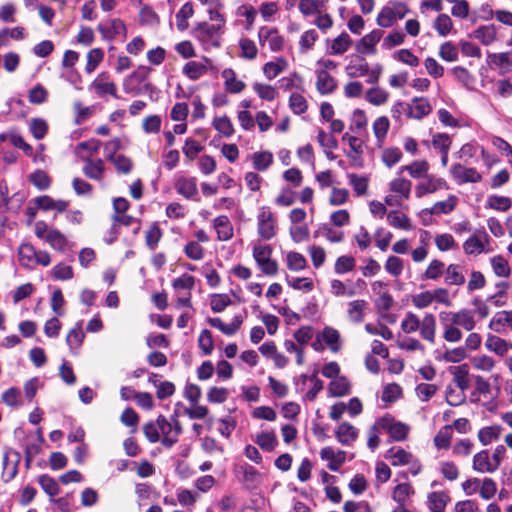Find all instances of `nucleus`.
Masks as SVG:
<instances>
[{"instance_id":"obj_46","label":"nucleus","mask_w":512,"mask_h":512,"mask_svg":"<svg viewBox=\"0 0 512 512\" xmlns=\"http://www.w3.org/2000/svg\"><path fill=\"white\" fill-rule=\"evenodd\" d=\"M183 73L191 80L195 81L207 73V67L196 61H189L183 67Z\"/></svg>"},{"instance_id":"obj_17","label":"nucleus","mask_w":512,"mask_h":512,"mask_svg":"<svg viewBox=\"0 0 512 512\" xmlns=\"http://www.w3.org/2000/svg\"><path fill=\"white\" fill-rule=\"evenodd\" d=\"M345 71L350 78L364 76L369 72V64L362 54L354 55L349 64L345 67Z\"/></svg>"},{"instance_id":"obj_48","label":"nucleus","mask_w":512,"mask_h":512,"mask_svg":"<svg viewBox=\"0 0 512 512\" xmlns=\"http://www.w3.org/2000/svg\"><path fill=\"white\" fill-rule=\"evenodd\" d=\"M21 461V454L19 452H13V459L8 467L2 468V480L4 483L11 482L18 473L19 463Z\"/></svg>"},{"instance_id":"obj_39","label":"nucleus","mask_w":512,"mask_h":512,"mask_svg":"<svg viewBox=\"0 0 512 512\" xmlns=\"http://www.w3.org/2000/svg\"><path fill=\"white\" fill-rule=\"evenodd\" d=\"M452 426L451 425H445L443 426L435 435L434 437V445L438 449H448L451 445L452 440Z\"/></svg>"},{"instance_id":"obj_21","label":"nucleus","mask_w":512,"mask_h":512,"mask_svg":"<svg viewBox=\"0 0 512 512\" xmlns=\"http://www.w3.org/2000/svg\"><path fill=\"white\" fill-rule=\"evenodd\" d=\"M463 270L464 267L460 264L448 265L445 269V283L449 286H462L466 281Z\"/></svg>"},{"instance_id":"obj_26","label":"nucleus","mask_w":512,"mask_h":512,"mask_svg":"<svg viewBox=\"0 0 512 512\" xmlns=\"http://www.w3.org/2000/svg\"><path fill=\"white\" fill-rule=\"evenodd\" d=\"M473 469L477 472H489L493 473L497 470L496 465H492V462L489 459V454L487 450H482L476 453L473 457Z\"/></svg>"},{"instance_id":"obj_25","label":"nucleus","mask_w":512,"mask_h":512,"mask_svg":"<svg viewBox=\"0 0 512 512\" xmlns=\"http://www.w3.org/2000/svg\"><path fill=\"white\" fill-rule=\"evenodd\" d=\"M351 385L345 376L333 379L328 385V393L332 397H343L350 393Z\"/></svg>"},{"instance_id":"obj_54","label":"nucleus","mask_w":512,"mask_h":512,"mask_svg":"<svg viewBox=\"0 0 512 512\" xmlns=\"http://www.w3.org/2000/svg\"><path fill=\"white\" fill-rule=\"evenodd\" d=\"M494 273L498 277H509L511 268L508 261L502 255H496L490 260Z\"/></svg>"},{"instance_id":"obj_64","label":"nucleus","mask_w":512,"mask_h":512,"mask_svg":"<svg viewBox=\"0 0 512 512\" xmlns=\"http://www.w3.org/2000/svg\"><path fill=\"white\" fill-rule=\"evenodd\" d=\"M36 248L31 243H23L18 249L19 260L23 265H29L34 262L36 256Z\"/></svg>"},{"instance_id":"obj_12","label":"nucleus","mask_w":512,"mask_h":512,"mask_svg":"<svg viewBox=\"0 0 512 512\" xmlns=\"http://www.w3.org/2000/svg\"><path fill=\"white\" fill-rule=\"evenodd\" d=\"M446 314H449V318L454 324L466 331H472L476 326L474 311L472 310L462 308L457 312H446Z\"/></svg>"},{"instance_id":"obj_36","label":"nucleus","mask_w":512,"mask_h":512,"mask_svg":"<svg viewBox=\"0 0 512 512\" xmlns=\"http://www.w3.org/2000/svg\"><path fill=\"white\" fill-rule=\"evenodd\" d=\"M104 50L102 48H93L88 51L86 55V66L85 71L86 73L90 74L94 72L97 67L100 65V63L104 59Z\"/></svg>"},{"instance_id":"obj_10","label":"nucleus","mask_w":512,"mask_h":512,"mask_svg":"<svg viewBox=\"0 0 512 512\" xmlns=\"http://www.w3.org/2000/svg\"><path fill=\"white\" fill-rule=\"evenodd\" d=\"M207 323L213 327L219 329L223 334L232 336L236 334L241 328L244 318L242 315H235L230 324H225L220 318H207Z\"/></svg>"},{"instance_id":"obj_5","label":"nucleus","mask_w":512,"mask_h":512,"mask_svg":"<svg viewBox=\"0 0 512 512\" xmlns=\"http://www.w3.org/2000/svg\"><path fill=\"white\" fill-rule=\"evenodd\" d=\"M415 188L416 197L421 198L426 194H431L442 188H448L447 182L443 178H435L431 174H427L422 177Z\"/></svg>"},{"instance_id":"obj_33","label":"nucleus","mask_w":512,"mask_h":512,"mask_svg":"<svg viewBox=\"0 0 512 512\" xmlns=\"http://www.w3.org/2000/svg\"><path fill=\"white\" fill-rule=\"evenodd\" d=\"M485 346L489 351H492L499 356H504L508 352L507 342L493 334H489L487 336Z\"/></svg>"},{"instance_id":"obj_60","label":"nucleus","mask_w":512,"mask_h":512,"mask_svg":"<svg viewBox=\"0 0 512 512\" xmlns=\"http://www.w3.org/2000/svg\"><path fill=\"white\" fill-rule=\"evenodd\" d=\"M402 396V388L397 383L387 384L382 391L381 400L385 403H393Z\"/></svg>"},{"instance_id":"obj_58","label":"nucleus","mask_w":512,"mask_h":512,"mask_svg":"<svg viewBox=\"0 0 512 512\" xmlns=\"http://www.w3.org/2000/svg\"><path fill=\"white\" fill-rule=\"evenodd\" d=\"M356 260L353 256H340L336 259L334 270L336 274L342 275L354 270Z\"/></svg>"},{"instance_id":"obj_37","label":"nucleus","mask_w":512,"mask_h":512,"mask_svg":"<svg viewBox=\"0 0 512 512\" xmlns=\"http://www.w3.org/2000/svg\"><path fill=\"white\" fill-rule=\"evenodd\" d=\"M107 160L114 164L119 174H129L133 169L132 160L123 154L117 156L107 155Z\"/></svg>"},{"instance_id":"obj_31","label":"nucleus","mask_w":512,"mask_h":512,"mask_svg":"<svg viewBox=\"0 0 512 512\" xmlns=\"http://www.w3.org/2000/svg\"><path fill=\"white\" fill-rule=\"evenodd\" d=\"M415 493L414 488L409 483H401L394 487L392 499L398 504H406L411 495Z\"/></svg>"},{"instance_id":"obj_23","label":"nucleus","mask_w":512,"mask_h":512,"mask_svg":"<svg viewBox=\"0 0 512 512\" xmlns=\"http://www.w3.org/2000/svg\"><path fill=\"white\" fill-rule=\"evenodd\" d=\"M450 501L449 495L444 491H433L428 494V508L431 512H444Z\"/></svg>"},{"instance_id":"obj_20","label":"nucleus","mask_w":512,"mask_h":512,"mask_svg":"<svg viewBox=\"0 0 512 512\" xmlns=\"http://www.w3.org/2000/svg\"><path fill=\"white\" fill-rule=\"evenodd\" d=\"M449 372L453 375V380L461 390V393H464L470 387L468 365L451 366L449 367Z\"/></svg>"},{"instance_id":"obj_13","label":"nucleus","mask_w":512,"mask_h":512,"mask_svg":"<svg viewBox=\"0 0 512 512\" xmlns=\"http://www.w3.org/2000/svg\"><path fill=\"white\" fill-rule=\"evenodd\" d=\"M335 436L343 446H351L358 437V429L349 422H342L335 431Z\"/></svg>"},{"instance_id":"obj_16","label":"nucleus","mask_w":512,"mask_h":512,"mask_svg":"<svg viewBox=\"0 0 512 512\" xmlns=\"http://www.w3.org/2000/svg\"><path fill=\"white\" fill-rule=\"evenodd\" d=\"M432 111L429 100L426 97H414L412 106H409L408 116L417 120H421L429 115Z\"/></svg>"},{"instance_id":"obj_38","label":"nucleus","mask_w":512,"mask_h":512,"mask_svg":"<svg viewBox=\"0 0 512 512\" xmlns=\"http://www.w3.org/2000/svg\"><path fill=\"white\" fill-rule=\"evenodd\" d=\"M390 190L399 194L404 199H409L412 188V182L405 178H395L389 184Z\"/></svg>"},{"instance_id":"obj_3","label":"nucleus","mask_w":512,"mask_h":512,"mask_svg":"<svg viewBox=\"0 0 512 512\" xmlns=\"http://www.w3.org/2000/svg\"><path fill=\"white\" fill-rule=\"evenodd\" d=\"M380 426L386 430L393 441H404L410 431V427L400 421H395V419L386 414L379 420Z\"/></svg>"},{"instance_id":"obj_34","label":"nucleus","mask_w":512,"mask_h":512,"mask_svg":"<svg viewBox=\"0 0 512 512\" xmlns=\"http://www.w3.org/2000/svg\"><path fill=\"white\" fill-rule=\"evenodd\" d=\"M163 236L158 222H153L145 232V243L150 250H155Z\"/></svg>"},{"instance_id":"obj_6","label":"nucleus","mask_w":512,"mask_h":512,"mask_svg":"<svg viewBox=\"0 0 512 512\" xmlns=\"http://www.w3.org/2000/svg\"><path fill=\"white\" fill-rule=\"evenodd\" d=\"M384 32L380 29H375L366 34L356 43V51L362 55H370L376 53V44L383 37Z\"/></svg>"},{"instance_id":"obj_49","label":"nucleus","mask_w":512,"mask_h":512,"mask_svg":"<svg viewBox=\"0 0 512 512\" xmlns=\"http://www.w3.org/2000/svg\"><path fill=\"white\" fill-rule=\"evenodd\" d=\"M29 182L32 183L38 190H46L51 185V178L47 172L38 169L29 175Z\"/></svg>"},{"instance_id":"obj_57","label":"nucleus","mask_w":512,"mask_h":512,"mask_svg":"<svg viewBox=\"0 0 512 512\" xmlns=\"http://www.w3.org/2000/svg\"><path fill=\"white\" fill-rule=\"evenodd\" d=\"M342 140L347 142L349 144L351 151L357 155L356 157L349 153L348 157L351 158L353 161L361 160V155L363 154L362 141L356 136L350 135L349 133H345L342 136Z\"/></svg>"},{"instance_id":"obj_1","label":"nucleus","mask_w":512,"mask_h":512,"mask_svg":"<svg viewBox=\"0 0 512 512\" xmlns=\"http://www.w3.org/2000/svg\"><path fill=\"white\" fill-rule=\"evenodd\" d=\"M221 24H209L208 22H198L192 30V35L197 39L204 49L220 46Z\"/></svg>"},{"instance_id":"obj_19","label":"nucleus","mask_w":512,"mask_h":512,"mask_svg":"<svg viewBox=\"0 0 512 512\" xmlns=\"http://www.w3.org/2000/svg\"><path fill=\"white\" fill-rule=\"evenodd\" d=\"M214 228L219 241H228L233 237V226L226 215H220L213 221Z\"/></svg>"},{"instance_id":"obj_62","label":"nucleus","mask_w":512,"mask_h":512,"mask_svg":"<svg viewBox=\"0 0 512 512\" xmlns=\"http://www.w3.org/2000/svg\"><path fill=\"white\" fill-rule=\"evenodd\" d=\"M488 63L497 67L510 66L512 67V50L502 53H489Z\"/></svg>"},{"instance_id":"obj_28","label":"nucleus","mask_w":512,"mask_h":512,"mask_svg":"<svg viewBox=\"0 0 512 512\" xmlns=\"http://www.w3.org/2000/svg\"><path fill=\"white\" fill-rule=\"evenodd\" d=\"M222 77L225 79V89L229 93H240L245 88V83L236 79L235 71L231 68L224 69Z\"/></svg>"},{"instance_id":"obj_52","label":"nucleus","mask_w":512,"mask_h":512,"mask_svg":"<svg viewBox=\"0 0 512 512\" xmlns=\"http://www.w3.org/2000/svg\"><path fill=\"white\" fill-rule=\"evenodd\" d=\"M286 264L291 271H301L307 267V260L301 253L291 251L287 254Z\"/></svg>"},{"instance_id":"obj_8","label":"nucleus","mask_w":512,"mask_h":512,"mask_svg":"<svg viewBox=\"0 0 512 512\" xmlns=\"http://www.w3.org/2000/svg\"><path fill=\"white\" fill-rule=\"evenodd\" d=\"M174 188L178 194L186 199H194L198 195L197 180L195 177H177L174 182Z\"/></svg>"},{"instance_id":"obj_40","label":"nucleus","mask_w":512,"mask_h":512,"mask_svg":"<svg viewBox=\"0 0 512 512\" xmlns=\"http://www.w3.org/2000/svg\"><path fill=\"white\" fill-rule=\"evenodd\" d=\"M367 302L362 299L354 300L349 303L348 316L355 323H361L364 319V310Z\"/></svg>"},{"instance_id":"obj_14","label":"nucleus","mask_w":512,"mask_h":512,"mask_svg":"<svg viewBox=\"0 0 512 512\" xmlns=\"http://www.w3.org/2000/svg\"><path fill=\"white\" fill-rule=\"evenodd\" d=\"M316 89L321 95L332 94L337 89V80L326 70L317 71Z\"/></svg>"},{"instance_id":"obj_43","label":"nucleus","mask_w":512,"mask_h":512,"mask_svg":"<svg viewBox=\"0 0 512 512\" xmlns=\"http://www.w3.org/2000/svg\"><path fill=\"white\" fill-rule=\"evenodd\" d=\"M389 93L382 88L372 87L367 90L365 99L370 104L380 106L388 101Z\"/></svg>"},{"instance_id":"obj_44","label":"nucleus","mask_w":512,"mask_h":512,"mask_svg":"<svg viewBox=\"0 0 512 512\" xmlns=\"http://www.w3.org/2000/svg\"><path fill=\"white\" fill-rule=\"evenodd\" d=\"M253 167L258 171L267 170L273 163V154L270 151L255 152L252 156Z\"/></svg>"},{"instance_id":"obj_32","label":"nucleus","mask_w":512,"mask_h":512,"mask_svg":"<svg viewBox=\"0 0 512 512\" xmlns=\"http://www.w3.org/2000/svg\"><path fill=\"white\" fill-rule=\"evenodd\" d=\"M37 481L42 490L51 498L59 494L60 487L52 476L48 474H41L38 476Z\"/></svg>"},{"instance_id":"obj_41","label":"nucleus","mask_w":512,"mask_h":512,"mask_svg":"<svg viewBox=\"0 0 512 512\" xmlns=\"http://www.w3.org/2000/svg\"><path fill=\"white\" fill-rule=\"evenodd\" d=\"M387 220L388 223L395 228L403 230L412 229V225L408 216L399 211H390L387 215Z\"/></svg>"},{"instance_id":"obj_51","label":"nucleus","mask_w":512,"mask_h":512,"mask_svg":"<svg viewBox=\"0 0 512 512\" xmlns=\"http://www.w3.org/2000/svg\"><path fill=\"white\" fill-rule=\"evenodd\" d=\"M353 44L351 37L346 33L342 32L338 37H336L331 45V50L333 54L341 55L345 53Z\"/></svg>"},{"instance_id":"obj_11","label":"nucleus","mask_w":512,"mask_h":512,"mask_svg":"<svg viewBox=\"0 0 512 512\" xmlns=\"http://www.w3.org/2000/svg\"><path fill=\"white\" fill-rule=\"evenodd\" d=\"M439 318L443 327L444 340L450 343L460 341L462 338V332L457 325L450 320L449 314H446V311H442L439 314Z\"/></svg>"},{"instance_id":"obj_27","label":"nucleus","mask_w":512,"mask_h":512,"mask_svg":"<svg viewBox=\"0 0 512 512\" xmlns=\"http://www.w3.org/2000/svg\"><path fill=\"white\" fill-rule=\"evenodd\" d=\"M85 162L86 164L83 167V173L85 176L93 180H101L105 169L103 160H92L91 158H86Z\"/></svg>"},{"instance_id":"obj_55","label":"nucleus","mask_w":512,"mask_h":512,"mask_svg":"<svg viewBox=\"0 0 512 512\" xmlns=\"http://www.w3.org/2000/svg\"><path fill=\"white\" fill-rule=\"evenodd\" d=\"M433 27L440 36L445 37L451 32L453 22L449 15L443 13L436 17Z\"/></svg>"},{"instance_id":"obj_53","label":"nucleus","mask_w":512,"mask_h":512,"mask_svg":"<svg viewBox=\"0 0 512 512\" xmlns=\"http://www.w3.org/2000/svg\"><path fill=\"white\" fill-rule=\"evenodd\" d=\"M255 443L264 451L271 452L277 444L274 432H261L257 435Z\"/></svg>"},{"instance_id":"obj_4","label":"nucleus","mask_w":512,"mask_h":512,"mask_svg":"<svg viewBox=\"0 0 512 512\" xmlns=\"http://www.w3.org/2000/svg\"><path fill=\"white\" fill-rule=\"evenodd\" d=\"M450 173L458 184L478 183L482 180L481 174L475 168H466L459 163L451 166Z\"/></svg>"},{"instance_id":"obj_50","label":"nucleus","mask_w":512,"mask_h":512,"mask_svg":"<svg viewBox=\"0 0 512 512\" xmlns=\"http://www.w3.org/2000/svg\"><path fill=\"white\" fill-rule=\"evenodd\" d=\"M84 338L85 334L82 330V325L81 323H77L75 327L69 331L66 342L70 349L76 350L82 345Z\"/></svg>"},{"instance_id":"obj_42","label":"nucleus","mask_w":512,"mask_h":512,"mask_svg":"<svg viewBox=\"0 0 512 512\" xmlns=\"http://www.w3.org/2000/svg\"><path fill=\"white\" fill-rule=\"evenodd\" d=\"M45 240L49 243V245L53 249H55L57 251H60V252L65 251V249L67 247V239H66V237L64 236V234H62L57 229L50 230L47 233V235L45 237Z\"/></svg>"},{"instance_id":"obj_61","label":"nucleus","mask_w":512,"mask_h":512,"mask_svg":"<svg viewBox=\"0 0 512 512\" xmlns=\"http://www.w3.org/2000/svg\"><path fill=\"white\" fill-rule=\"evenodd\" d=\"M457 198L454 195H450L447 200L439 201L429 211L430 214H448L455 209Z\"/></svg>"},{"instance_id":"obj_59","label":"nucleus","mask_w":512,"mask_h":512,"mask_svg":"<svg viewBox=\"0 0 512 512\" xmlns=\"http://www.w3.org/2000/svg\"><path fill=\"white\" fill-rule=\"evenodd\" d=\"M48 95V90L42 84H37L29 90L28 101L33 105H40L47 101Z\"/></svg>"},{"instance_id":"obj_24","label":"nucleus","mask_w":512,"mask_h":512,"mask_svg":"<svg viewBox=\"0 0 512 512\" xmlns=\"http://www.w3.org/2000/svg\"><path fill=\"white\" fill-rule=\"evenodd\" d=\"M483 234L485 242H483L476 234L469 237L463 244V250L467 255H479L484 251L485 243L489 242V236L485 231Z\"/></svg>"},{"instance_id":"obj_18","label":"nucleus","mask_w":512,"mask_h":512,"mask_svg":"<svg viewBox=\"0 0 512 512\" xmlns=\"http://www.w3.org/2000/svg\"><path fill=\"white\" fill-rule=\"evenodd\" d=\"M420 336L431 344L435 342L436 318L432 313H426L419 326Z\"/></svg>"},{"instance_id":"obj_29","label":"nucleus","mask_w":512,"mask_h":512,"mask_svg":"<svg viewBox=\"0 0 512 512\" xmlns=\"http://www.w3.org/2000/svg\"><path fill=\"white\" fill-rule=\"evenodd\" d=\"M429 167L430 166L427 160H416L409 165L402 166L400 168L399 174L403 171H407L412 178L418 179L427 175Z\"/></svg>"},{"instance_id":"obj_15","label":"nucleus","mask_w":512,"mask_h":512,"mask_svg":"<svg viewBox=\"0 0 512 512\" xmlns=\"http://www.w3.org/2000/svg\"><path fill=\"white\" fill-rule=\"evenodd\" d=\"M97 30L102 35L103 39L112 40L120 34H126V26L121 19H112L108 25L99 24Z\"/></svg>"},{"instance_id":"obj_2","label":"nucleus","mask_w":512,"mask_h":512,"mask_svg":"<svg viewBox=\"0 0 512 512\" xmlns=\"http://www.w3.org/2000/svg\"><path fill=\"white\" fill-rule=\"evenodd\" d=\"M278 226L274 214L269 207L260 208L257 216V233L262 240L268 241L277 234Z\"/></svg>"},{"instance_id":"obj_9","label":"nucleus","mask_w":512,"mask_h":512,"mask_svg":"<svg viewBox=\"0 0 512 512\" xmlns=\"http://www.w3.org/2000/svg\"><path fill=\"white\" fill-rule=\"evenodd\" d=\"M258 37L261 44L268 40L269 48L273 52L281 51L284 47V38L279 34L277 28L261 27Z\"/></svg>"},{"instance_id":"obj_30","label":"nucleus","mask_w":512,"mask_h":512,"mask_svg":"<svg viewBox=\"0 0 512 512\" xmlns=\"http://www.w3.org/2000/svg\"><path fill=\"white\" fill-rule=\"evenodd\" d=\"M475 37L485 46L490 45L496 40L497 30L495 25H483L474 31Z\"/></svg>"},{"instance_id":"obj_47","label":"nucleus","mask_w":512,"mask_h":512,"mask_svg":"<svg viewBox=\"0 0 512 512\" xmlns=\"http://www.w3.org/2000/svg\"><path fill=\"white\" fill-rule=\"evenodd\" d=\"M213 127L224 137L229 138L234 134V126L230 118L226 115L215 117L212 122Z\"/></svg>"},{"instance_id":"obj_45","label":"nucleus","mask_w":512,"mask_h":512,"mask_svg":"<svg viewBox=\"0 0 512 512\" xmlns=\"http://www.w3.org/2000/svg\"><path fill=\"white\" fill-rule=\"evenodd\" d=\"M501 427L498 425L486 426L478 431V439L482 445H489L493 440L500 437Z\"/></svg>"},{"instance_id":"obj_56","label":"nucleus","mask_w":512,"mask_h":512,"mask_svg":"<svg viewBox=\"0 0 512 512\" xmlns=\"http://www.w3.org/2000/svg\"><path fill=\"white\" fill-rule=\"evenodd\" d=\"M512 206V201L509 197L491 195L487 200L486 207L497 211H508Z\"/></svg>"},{"instance_id":"obj_22","label":"nucleus","mask_w":512,"mask_h":512,"mask_svg":"<svg viewBox=\"0 0 512 512\" xmlns=\"http://www.w3.org/2000/svg\"><path fill=\"white\" fill-rule=\"evenodd\" d=\"M392 466H403L411 463L413 455L401 447H391L385 454Z\"/></svg>"},{"instance_id":"obj_7","label":"nucleus","mask_w":512,"mask_h":512,"mask_svg":"<svg viewBox=\"0 0 512 512\" xmlns=\"http://www.w3.org/2000/svg\"><path fill=\"white\" fill-rule=\"evenodd\" d=\"M91 87L99 97L109 94L114 98H118L117 86L110 80V75L107 72L100 73L92 82Z\"/></svg>"},{"instance_id":"obj_35","label":"nucleus","mask_w":512,"mask_h":512,"mask_svg":"<svg viewBox=\"0 0 512 512\" xmlns=\"http://www.w3.org/2000/svg\"><path fill=\"white\" fill-rule=\"evenodd\" d=\"M445 272V264L441 260L433 259L425 272L421 275L422 280H437Z\"/></svg>"},{"instance_id":"obj_63","label":"nucleus","mask_w":512,"mask_h":512,"mask_svg":"<svg viewBox=\"0 0 512 512\" xmlns=\"http://www.w3.org/2000/svg\"><path fill=\"white\" fill-rule=\"evenodd\" d=\"M30 132L37 140L43 139L48 132V124L42 118H32L30 122Z\"/></svg>"}]
</instances>
